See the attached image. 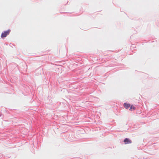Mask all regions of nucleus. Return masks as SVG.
Listing matches in <instances>:
<instances>
[{"label":"nucleus","instance_id":"obj_1","mask_svg":"<svg viewBox=\"0 0 159 159\" xmlns=\"http://www.w3.org/2000/svg\"><path fill=\"white\" fill-rule=\"evenodd\" d=\"M10 31L11 30H7L4 31L3 33L2 34L1 37L2 38L6 37L7 35L9 34Z\"/></svg>","mask_w":159,"mask_h":159},{"label":"nucleus","instance_id":"obj_2","mask_svg":"<svg viewBox=\"0 0 159 159\" xmlns=\"http://www.w3.org/2000/svg\"><path fill=\"white\" fill-rule=\"evenodd\" d=\"M124 142L125 144H129L132 143V141L129 139L128 138L125 139L124 140Z\"/></svg>","mask_w":159,"mask_h":159},{"label":"nucleus","instance_id":"obj_3","mask_svg":"<svg viewBox=\"0 0 159 159\" xmlns=\"http://www.w3.org/2000/svg\"><path fill=\"white\" fill-rule=\"evenodd\" d=\"M130 106V104L127 103H125L124 105V107L126 109H128L129 108Z\"/></svg>","mask_w":159,"mask_h":159},{"label":"nucleus","instance_id":"obj_4","mask_svg":"<svg viewBox=\"0 0 159 159\" xmlns=\"http://www.w3.org/2000/svg\"><path fill=\"white\" fill-rule=\"evenodd\" d=\"M135 109V107L133 105H132L130 106V108L129 110L132 111L133 110H134Z\"/></svg>","mask_w":159,"mask_h":159}]
</instances>
